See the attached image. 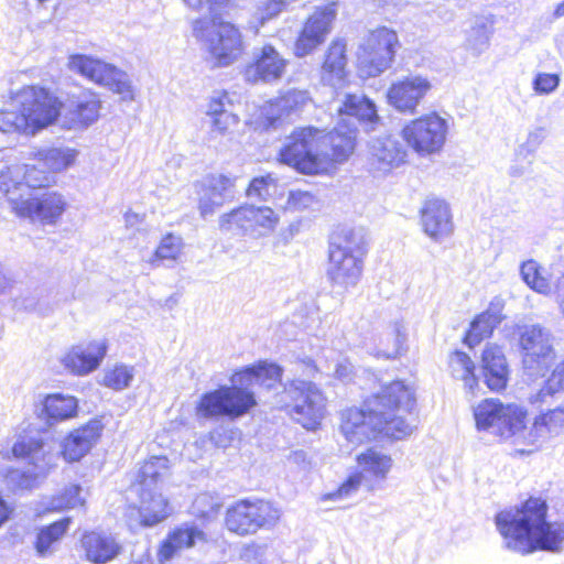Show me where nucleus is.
<instances>
[{
    "instance_id": "35",
    "label": "nucleus",
    "mask_w": 564,
    "mask_h": 564,
    "mask_svg": "<svg viewBox=\"0 0 564 564\" xmlns=\"http://www.w3.org/2000/svg\"><path fill=\"white\" fill-rule=\"evenodd\" d=\"M453 378L462 380L468 393L475 394L478 388V377L475 375V365L470 357L460 350H455L448 361Z\"/></svg>"
},
{
    "instance_id": "7",
    "label": "nucleus",
    "mask_w": 564,
    "mask_h": 564,
    "mask_svg": "<svg viewBox=\"0 0 564 564\" xmlns=\"http://www.w3.org/2000/svg\"><path fill=\"white\" fill-rule=\"evenodd\" d=\"M322 130L314 127L295 129L279 152L280 162L303 174H321L329 169L328 154L321 149Z\"/></svg>"
},
{
    "instance_id": "40",
    "label": "nucleus",
    "mask_w": 564,
    "mask_h": 564,
    "mask_svg": "<svg viewBox=\"0 0 564 564\" xmlns=\"http://www.w3.org/2000/svg\"><path fill=\"white\" fill-rule=\"evenodd\" d=\"M169 459L165 456H152L138 474L140 490L144 487L159 489L158 485L167 475Z\"/></svg>"
},
{
    "instance_id": "51",
    "label": "nucleus",
    "mask_w": 564,
    "mask_h": 564,
    "mask_svg": "<svg viewBox=\"0 0 564 564\" xmlns=\"http://www.w3.org/2000/svg\"><path fill=\"white\" fill-rule=\"evenodd\" d=\"M193 508L198 517L209 519L218 513L221 502L209 494H200L194 500Z\"/></svg>"
},
{
    "instance_id": "45",
    "label": "nucleus",
    "mask_w": 564,
    "mask_h": 564,
    "mask_svg": "<svg viewBox=\"0 0 564 564\" xmlns=\"http://www.w3.org/2000/svg\"><path fill=\"white\" fill-rule=\"evenodd\" d=\"M545 409L542 405L536 406L540 410V415L535 420V427L544 426L550 433H557L564 426V400L551 408L546 404Z\"/></svg>"
},
{
    "instance_id": "29",
    "label": "nucleus",
    "mask_w": 564,
    "mask_h": 564,
    "mask_svg": "<svg viewBox=\"0 0 564 564\" xmlns=\"http://www.w3.org/2000/svg\"><path fill=\"white\" fill-rule=\"evenodd\" d=\"M207 541L206 533L196 525L184 524L169 534L160 549L162 560L169 561L173 558L177 551L189 549L197 543Z\"/></svg>"
},
{
    "instance_id": "23",
    "label": "nucleus",
    "mask_w": 564,
    "mask_h": 564,
    "mask_svg": "<svg viewBox=\"0 0 564 564\" xmlns=\"http://www.w3.org/2000/svg\"><path fill=\"white\" fill-rule=\"evenodd\" d=\"M104 424L99 419H91L87 424L74 430L62 444L66 460L78 462L89 453L101 436Z\"/></svg>"
},
{
    "instance_id": "18",
    "label": "nucleus",
    "mask_w": 564,
    "mask_h": 564,
    "mask_svg": "<svg viewBox=\"0 0 564 564\" xmlns=\"http://www.w3.org/2000/svg\"><path fill=\"white\" fill-rule=\"evenodd\" d=\"M406 149L397 137L384 135L369 141L368 166L373 173H388L405 162Z\"/></svg>"
},
{
    "instance_id": "42",
    "label": "nucleus",
    "mask_w": 564,
    "mask_h": 564,
    "mask_svg": "<svg viewBox=\"0 0 564 564\" xmlns=\"http://www.w3.org/2000/svg\"><path fill=\"white\" fill-rule=\"evenodd\" d=\"M346 64V43L340 39L334 40L325 54L323 73L343 79Z\"/></svg>"
},
{
    "instance_id": "32",
    "label": "nucleus",
    "mask_w": 564,
    "mask_h": 564,
    "mask_svg": "<svg viewBox=\"0 0 564 564\" xmlns=\"http://www.w3.org/2000/svg\"><path fill=\"white\" fill-rule=\"evenodd\" d=\"M367 235L364 227L343 228L329 242V250H339L344 253L358 256L359 259L367 252Z\"/></svg>"
},
{
    "instance_id": "1",
    "label": "nucleus",
    "mask_w": 564,
    "mask_h": 564,
    "mask_svg": "<svg viewBox=\"0 0 564 564\" xmlns=\"http://www.w3.org/2000/svg\"><path fill=\"white\" fill-rule=\"evenodd\" d=\"M283 369L274 362L260 361L237 371L231 384L203 393L195 406L197 419H227L235 421L248 414L256 405L254 393L249 386L258 384L267 391H276V405L286 409L292 419L304 429L316 430L325 415V398L312 381L294 379L282 384Z\"/></svg>"
},
{
    "instance_id": "25",
    "label": "nucleus",
    "mask_w": 564,
    "mask_h": 564,
    "mask_svg": "<svg viewBox=\"0 0 564 564\" xmlns=\"http://www.w3.org/2000/svg\"><path fill=\"white\" fill-rule=\"evenodd\" d=\"M481 376L491 391L499 392L507 387L509 368L501 347L487 345L481 354Z\"/></svg>"
},
{
    "instance_id": "64",
    "label": "nucleus",
    "mask_w": 564,
    "mask_h": 564,
    "mask_svg": "<svg viewBox=\"0 0 564 564\" xmlns=\"http://www.w3.org/2000/svg\"><path fill=\"white\" fill-rule=\"evenodd\" d=\"M13 508L0 496V528L10 520Z\"/></svg>"
},
{
    "instance_id": "20",
    "label": "nucleus",
    "mask_w": 564,
    "mask_h": 564,
    "mask_svg": "<svg viewBox=\"0 0 564 564\" xmlns=\"http://www.w3.org/2000/svg\"><path fill=\"white\" fill-rule=\"evenodd\" d=\"M108 350L106 340H91L73 346L62 358V364L72 373L85 376L96 370Z\"/></svg>"
},
{
    "instance_id": "11",
    "label": "nucleus",
    "mask_w": 564,
    "mask_h": 564,
    "mask_svg": "<svg viewBox=\"0 0 564 564\" xmlns=\"http://www.w3.org/2000/svg\"><path fill=\"white\" fill-rule=\"evenodd\" d=\"M8 202L12 210L23 218L39 221L43 225H54L66 209V200L56 192H43L41 194L20 193L9 195Z\"/></svg>"
},
{
    "instance_id": "46",
    "label": "nucleus",
    "mask_w": 564,
    "mask_h": 564,
    "mask_svg": "<svg viewBox=\"0 0 564 564\" xmlns=\"http://www.w3.org/2000/svg\"><path fill=\"white\" fill-rule=\"evenodd\" d=\"M392 339V345L386 348H378L376 351L377 357L384 359H397L402 352L406 351V333L403 326L399 323L394 324L393 330L388 335L387 340Z\"/></svg>"
},
{
    "instance_id": "54",
    "label": "nucleus",
    "mask_w": 564,
    "mask_h": 564,
    "mask_svg": "<svg viewBox=\"0 0 564 564\" xmlns=\"http://www.w3.org/2000/svg\"><path fill=\"white\" fill-rule=\"evenodd\" d=\"M362 474L356 473L350 475L339 487L337 490L325 495V499L327 500H338L343 498H347L355 494L361 485Z\"/></svg>"
},
{
    "instance_id": "12",
    "label": "nucleus",
    "mask_w": 564,
    "mask_h": 564,
    "mask_svg": "<svg viewBox=\"0 0 564 564\" xmlns=\"http://www.w3.org/2000/svg\"><path fill=\"white\" fill-rule=\"evenodd\" d=\"M279 518V510L269 501L240 500L227 510L225 522L230 532L248 535L273 525Z\"/></svg>"
},
{
    "instance_id": "48",
    "label": "nucleus",
    "mask_w": 564,
    "mask_h": 564,
    "mask_svg": "<svg viewBox=\"0 0 564 564\" xmlns=\"http://www.w3.org/2000/svg\"><path fill=\"white\" fill-rule=\"evenodd\" d=\"M520 274L522 280L532 290L539 293H546L550 289L546 279L541 276L539 264L534 260L524 261L520 267Z\"/></svg>"
},
{
    "instance_id": "55",
    "label": "nucleus",
    "mask_w": 564,
    "mask_h": 564,
    "mask_svg": "<svg viewBox=\"0 0 564 564\" xmlns=\"http://www.w3.org/2000/svg\"><path fill=\"white\" fill-rule=\"evenodd\" d=\"M43 448V442L37 438H22L14 443L12 453L15 457L34 458Z\"/></svg>"
},
{
    "instance_id": "58",
    "label": "nucleus",
    "mask_w": 564,
    "mask_h": 564,
    "mask_svg": "<svg viewBox=\"0 0 564 564\" xmlns=\"http://www.w3.org/2000/svg\"><path fill=\"white\" fill-rule=\"evenodd\" d=\"M239 122L238 116L232 112H223L219 116L212 118V131L219 134H226L231 127L237 126Z\"/></svg>"
},
{
    "instance_id": "37",
    "label": "nucleus",
    "mask_w": 564,
    "mask_h": 564,
    "mask_svg": "<svg viewBox=\"0 0 564 564\" xmlns=\"http://www.w3.org/2000/svg\"><path fill=\"white\" fill-rule=\"evenodd\" d=\"M70 523L72 519L69 517H65L48 525L42 527L36 534L34 543L36 554L40 557H45L50 553L51 546L62 540L66 534Z\"/></svg>"
},
{
    "instance_id": "6",
    "label": "nucleus",
    "mask_w": 564,
    "mask_h": 564,
    "mask_svg": "<svg viewBox=\"0 0 564 564\" xmlns=\"http://www.w3.org/2000/svg\"><path fill=\"white\" fill-rule=\"evenodd\" d=\"M61 109L62 102L48 89L28 87L9 108L0 111V132L34 133L54 123Z\"/></svg>"
},
{
    "instance_id": "50",
    "label": "nucleus",
    "mask_w": 564,
    "mask_h": 564,
    "mask_svg": "<svg viewBox=\"0 0 564 564\" xmlns=\"http://www.w3.org/2000/svg\"><path fill=\"white\" fill-rule=\"evenodd\" d=\"M7 485L17 492L19 490H31L36 486V476L30 470L11 469L8 471Z\"/></svg>"
},
{
    "instance_id": "28",
    "label": "nucleus",
    "mask_w": 564,
    "mask_h": 564,
    "mask_svg": "<svg viewBox=\"0 0 564 564\" xmlns=\"http://www.w3.org/2000/svg\"><path fill=\"white\" fill-rule=\"evenodd\" d=\"M82 545L87 558L95 564H105L115 558L121 550L120 544L111 534L88 532L82 538Z\"/></svg>"
},
{
    "instance_id": "53",
    "label": "nucleus",
    "mask_w": 564,
    "mask_h": 564,
    "mask_svg": "<svg viewBox=\"0 0 564 564\" xmlns=\"http://www.w3.org/2000/svg\"><path fill=\"white\" fill-rule=\"evenodd\" d=\"M124 518L127 525L132 532L138 531L140 528L153 527L149 513H145L143 510L142 503L140 507L130 506L126 510Z\"/></svg>"
},
{
    "instance_id": "43",
    "label": "nucleus",
    "mask_w": 564,
    "mask_h": 564,
    "mask_svg": "<svg viewBox=\"0 0 564 564\" xmlns=\"http://www.w3.org/2000/svg\"><path fill=\"white\" fill-rule=\"evenodd\" d=\"M288 7L289 2L286 0H259L250 21L251 28L258 32L260 26L276 19L282 12L288 10Z\"/></svg>"
},
{
    "instance_id": "22",
    "label": "nucleus",
    "mask_w": 564,
    "mask_h": 564,
    "mask_svg": "<svg viewBox=\"0 0 564 564\" xmlns=\"http://www.w3.org/2000/svg\"><path fill=\"white\" fill-rule=\"evenodd\" d=\"M431 83L422 76H409L391 85L388 100L400 111L413 112L426 93Z\"/></svg>"
},
{
    "instance_id": "39",
    "label": "nucleus",
    "mask_w": 564,
    "mask_h": 564,
    "mask_svg": "<svg viewBox=\"0 0 564 564\" xmlns=\"http://www.w3.org/2000/svg\"><path fill=\"white\" fill-rule=\"evenodd\" d=\"M564 391V361L558 362L546 379L544 386L530 398L532 405H553L557 394Z\"/></svg>"
},
{
    "instance_id": "14",
    "label": "nucleus",
    "mask_w": 564,
    "mask_h": 564,
    "mask_svg": "<svg viewBox=\"0 0 564 564\" xmlns=\"http://www.w3.org/2000/svg\"><path fill=\"white\" fill-rule=\"evenodd\" d=\"M403 139L419 153L438 151L447 134V122L436 113L413 120L402 130Z\"/></svg>"
},
{
    "instance_id": "59",
    "label": "nucleus",
    "mask_w": 564,
    "mask_h": 564,
    "mask_svg": "<svg viewBox=\"0 0 564 564\" xmlns=\"http://www.w3.org/2000/svg\"><path fill=\"white\" fill-rule=\"evenodd\" d=\"M314 202L315 197L313 194L308 192L294 191L289 195L288 205L290 208L295 210H303L311 207Z\"/></svg>"
},
{
    "instance_id": "44",
    "label": "nucleus",
    "mask_w": 564,
    "mask_h": 564,
    "mask_svg": "<svg viewBox=\"0 0 564 564\" xmlns=\"http://www.w3.org/2000/svg\"><path fill=\"white\" fill-rule=\"evenodd\" d=\"M357 460L364 471L370 473L381 479L386 478L392 466L390 456L372 448L358 455Z\"/></svg>"
},
{
    "instance_id": "34",
    "label": "nucleus",
    "mask_w": 564,
    "mask_h": 564,
    "mask_svg": "<svg viewBox=\"0 0 564 564\" xmlns=\"http://www.w3.org/2000/svg\"><path fill=\"white\" fill-rule=\"evenodd\" d=\"M494 21L487 17H476L466 30L465 46L473 55L479 56L490 44V37L494 32Z\"/></svg>"
},
{
    "instance_id": "26",
    "label": "nucleus",
    "mask_w": 564,
    "mask_h": 564,
    "mask_svg": "<svg viewBox=\"0 0 564 564\" xmlns=\"http://www.w3.org/2000/svg\"><path fill=\"white\" fill-rule=\"evenodd\" d=\"M421 221L424 232L434 240L448 236L453 230L449 207L438 198H430L425 202L421 210Z\"/></svg>"
},
{
    "instance_id": "41",
    "label": "nucleus",
    "mask_w": 564,
    "mask_h": 564,
    "mask_svg": "<svg viewBox=\"0 0 564 564\" xmlns=\"http://www.w3.org/2000/svg\"><path fill=\"white\" fill-rule=\"evenodd\" d=\"M140 502L145 513H149L150 521L153 525L170 516L169 502L162 494L159 492V489L144 487L143 490H140Z\"/></svg>"
},
{
    "instance_id": "13",
    "label": "nucleus",
    "mask_w": 564,
    "mask_h": 564,
    "mask_svg": "<svg viewBox=\"0 0 564 564\" xmlns=\"http://www.w3.org/2000/svg\"><path fill=\"white\" fill-rule=\"evenodd\" d=\"M279 221L278 215L270 207L246 205L224 214L219 219V229L232 236L262 235L263 230H273Z\"/></svg>"
},
{
    "instance_id": "8",
    "label": "nucleus",
    "mask_w": 564,
    "mask_h": 564,
    "mask_svg": "<svg viewBox=\"0 0 564 564\" xmlns=\"http://www.w3.org/2000/svg\"><path fill=\"white\" fill-rule=\"evenodd\" d=\"M527 412L514 404L505 405L499 399H485L474 409L478 431L509 438L525 427Z\"/></svg>"
},
{
    "instance_id": "38",
    "label": "nucleus",
    "mask_w": 564,
    "mask_h": 564,
    "mask_svg": "<svg viewBox=\"0 0 564 564\" xmlns=\"http://www.w3.org/2000/svg\"><path fill=\"white\" fill-rule=\"evenodd\" d=\"M82 487L79 485H70L65 487L57 495L44 499L41 502L42 512H57L65 509H74L84 506L85 499L80 496Z\"/></svg>"
},
{
    "instance_id": "24",
    "label": "nucleus",
    "mask_w": 564,
    "mask_h": 564,
    "mask_svg": "<svg viewBox=\"0 0 564 564\" xmlns=\"http://www.w3.org/2000/svg\"><path fill=\"white\" fill-rule=\"evenodd\" d=\"M234 180L226 175H209L200 183L198 191V209L203 218L215 213V209L223 206L226 199L231 198L234 193Z\"/></svg>"
},
{
    "instance_id": "17",
    "label": "nucleus",
    "mask_w": 564,
    "mask_h": 564,
    "mask_svg": "<svg viewBox=\"0 0 564 564\" xmlns=\"http://www.w3.org/2000/svg\"><path fill=\"white\" fill-rule=\"evenodd\" d=\"M336 18L334 4L317 9L305 22L295 44L294 54L304 57L323 44Z\"/></svg>"
},
{
    "instance_id": "15",
    "label": "nucleus",
    "mask_w": 564,
    "mask_h": 564,
    "mask_svg": "<svg viewBox=\"0 0 564 564\" xmlns=\"http://www.w3.org/2000/svg\"><path fill=\"white\" fill-rule=\"evenodd\" d=\"M518 334L524 351V367L535 370L536 373L547 369L554 357L550 330L539 324H532L518 326Z\"/></svg>"
},
{
    "instance_id": "62",
    "label": "nucleus",
    "mask_w": 564,
    "mask_h": 564,
    "mask_svg": "<svg viewBox=\"0 0 564 564\" xmlns=\"http://www.w3.org/2000/svg\"><path fill=\"white\" fill-rule=\"evenodd\" d=\"M228 99L227 94H223L218 97H213L208 104V109L206 111V115L210 118L219 116L223 112H229L225 108V100Z\"/></svg>"
},
{
    "instance_id": "49",
    "label": "nucleus",
    "mask_w": 564,
    "mask_h": 564,
    "mask_svg": "<svg viewBox=\"0 0 564 564\" xmlns=\"http://www.w3.org/2000/svg\"><path fill=\"white\" fill-rule=\"evenodd\" d=\"M133 376L132 367L119 365L112 370L106 372L104 377V384L113 390H123L130 386Z\"/></svg>"
},
{
    "instance_id": "5",
    "label": "nucleus",
    "mask_w": 564,
    "mask_h": 564,
    "mask_svg": "<svg viewBox=\"0 0 564 564\" xmlns=\"http://www.w3.org/2000/svg\"><path fill=\"white\" fill-rule=\"evenodd\" d=\"M338 112L341 119L337 126L327 133L322 130L321 149H330V153L326 152L329 164L343 163L351 155L356 147L357 123L369 132L379 122L375 102L364 94H347Z\"/></svg>"
},
{
    "instance_id": "2",
    "label": "nucleus",
    "mask_w": 564,
    "mask_h": 564,
    "mask_svg": "<svg viewBox=\"0 0 564 564\" xmlns=\"http://www.w3.org/2000/svg\"><path fill=\"white\" fill-rule=\"evenodd\" d=\"M415 403L413 389L402 380L382 383L380 391L367 398L361 408L343 412L340 432L352 444L378 435L401 440L411 433V425L400 413H410Z\"/></svg>"
},
{
    "instance_id": "63",
    "label": "nucleus",
    "mask_w": 564,
    "mask_h": 564,
    "mask_svg": "<svg viewBox=\"0 0 564 564\" xmlns=\"http://www.w3.org/2000/svg\"><path fill=\"white\" fill-rule=\"evenodd\" d=\"M14 279L10 272L4 271L0 262V294L10 291L14 284Z\"/></svg>"
},
{
    "instance_id": "21",
    "label": "nucleus",
    "mask_w": 564,
    "mask_h": 564,
    "mask_svg": "<svg viewBox=\"0 0 564 564\" xmlns=\"http://www.w3.org/2000/svg\"><path fill=\"white\" fill-rule=\"evenodd\" d=\"M362 272V259L339 250H328L327 280L332 286L347 290L356 286Z\"/></svg>"
},
{
    "instance_id": "10",
    "label": "nucleus",
    "mask_w": 564,
    "mask_h": 564,
    "mask_svg": "<svg viewBox=\"0 0 564 564\" xmlns=\"http://www.w3.org/2000/svg\"><path fill=\"white\" fill-rule=\"evenodd\" d=\"M68 67L88 79L108 87L122 100H132L134 90L130 76L112 64L84 54H74L68 58Z\"/></svg>"
},
{
    "instance_id": "52",
    "label": "nucleus",
    "mask_w": 564,
    "mask_h": 564,
    "mask_svg": "<svg viewBox=\"0 0 564 564\" xmlns=\"http://www.w3.org/2000/svg\"><path fill=\"white\" fill-rule=\"evenodd\" d=\"M182 239L174 235H166L160 242L155 256L161 260H175L181 252Z\"/></svg>"
},
{
    "instance_id": "47",
    "label": "nucleus",
    "mask_w": 564,
    "mask_h": 564,
    "mask_svg": "<svg viewBox=\"0 0 564 564\" xmlns=\"http://www.w3.org/2000/svg\"><path fill=\"white\" fill-rule=\"evenodd\" d=\"M497 326V324H491V319L484 313L477 315L470 323V327L466 334V344L469 346L479 344L484 338L489 337Z\"/></svg>"
},
{
    "instance_id": "30",
    "label": "nucleus",
    "mask_w": 564,
    "mask_h": 564,
    "mask_svg": "<svg viewBox=\"0 0 564 564\" xmlns=\"http://www.w3.org/2000/svg\"><path fill=\"white\" fill-rule=\"evenodd\" d=\"M74 127H88L99 117L100 102L95 95L82 93L65 106Z\"/></svg>"
},
{
    "instance_id": "16",
    "label": "nucleus",
    "mask_w": 564,
    "mask_h": 564,
    "mask_svg": "<svg viewBox=\"0 0 564 564\" xmlns=\"http://www.w3.org/2000/svg\"><path fill=\"white\" fill-rule=\"evenodd\" d=\"M52 174L40 165L24 164L23 166H7L0 171V192L9 198V195H19L23 193L28 195L33 193L32 189L46 187L52 182Z\"/></svg>"
},
{
    "instance_id": "56",
    "label": "nucleus",
    "mask_w": 564,
    "mask_h": 564,
    "mask_svg": "<svg viewBox=\"0 0 564 564\" xmlns=\"http://www.w3.org/2000/svg\"><path fill=\"white\" fill-rule=\"evenodd\" d=\"M560 76L551 73H539L533 79V89L539 95H549L557 89Z\"/></svg>"
},
{
    "instance_id": "3",
    "label": "nucleus",
    "mask_w": 564,
    "mask_h": 564,
    "mask_svg": "<svg viewBox=\"0 0 564 564\" xmlns=\"http://www.w3.org/2000/svg\"><path fill=\"white\" fill-rule=\"evenodd\" d=\"M546 516L545 500L530 497L519 507L498 512L495 524L506 547L512 552L522 555L539 550L557 553L564 541V522H549Z\"/></svg>"
},
{
    "instance_id": "19",
    "label": "nucleus",
    "mask_w": 564,
    "mask_h": 564,
    "mask_svg": "<svg viewBox=\"0 0 564 564\" xmlns=\"http://www.w3.org/2000/svg\"><path fill=\"white\" fill-rule=\"evenodd\" d=\"M286 66L280 53L270 44L253 52V62L245 69V78L249 83H272L282 77Z\"/></svg>"
},
{
    "instance_id": "4",
    "label": "nucleus",
    "mask_w": 564,
    "mask_h": 564,
    "mask_svg": "<svg viewBox=\"0 0 564 564\" xmlns=\"http://www.w3.org/2000/svg\"><path fill=\"white\" fill-rule=\"evenodd\" d=\"M195 10L207 7L209 15L193 21V35L205 43L214 65L227 67L242 55L245 43L239 29L230 22L221 20L216 7L226 4L229 0H184Z\"/></svg>"
},
{
    "instance_id": "31",
    "label": "nucleus",
    "mask_w": 564,
    "mask_h": 564,
    "mask_svg": "<svg viewBox=\"0 0 564 564\" xmlns=\"http://www.w3.org/2000/svg\"><path fill=\"white\" fill-rule=\"evenodd\" d=\"M304 100L305 94L299 90L289 91L279 98L267 110V128L276 129L284 121L291 119L292 115L297 113Z\"/></svg>"
},
{
    "instance_id": "33",
    "label": "nucleus",
    "mask_w": 564,
    "mask_h": 564,
    "mask_svg": "<svg viewBox=\"0 0 564 564\" xmlns=\"http://www.w3.org/2000/svg\"><path fill=\"white\" fill-rule=\"evenodd\" d=\"M77 410V399L61 393L47 395L42 404V412L50 424L74 417Z\"/></svg>"
},
{
    "instance_id": "27",
    "label": "nucleus",
    "mask_w": 564,
    "mask_h": 564,
    "mask_svg": "<svg viewBox=\"0 0 564 564\" xmlns=\"http://www.w3.org/2000/svg\"><path fill=\"white\" fill-rule=\"evenodd\" d=\"M57 294L46 285L28 288L19 296L13 299V308L28 313H35L39 316H47L54 312L59 303Z\"/></svg>"
},
{
    "instance_id": "36",
    "label": "nucleus",
    "mask_w": 564,
    "mask_h": 564,
    "mask_svg": "<svg viewBox=\"0 0 564 564\" xmlns=\"http://www.w3.org/2000/svg\"><path fill=\"white\" fill-rule=\"evenodd\" d=\"M77 151L68 148H48L35 153V162L50 173L61 172L69 167L76 160Z\"/></svg>"
},
{
    "instance_id": "57",
    "label": "nucleus",
    "mask_w": 564,
    "mask_h": 564,
    "mask_svg": "<svg viewBox=\"0 0 564 564\" xmlns=\"http://www.w3.org/2000/svg\"><path fill=\"white\" fill-rule=\"evenodd\" d=\"M274 184L275 178L271 174L254 177L248 186L247 195L265 199L270 195L269 187Z\"/></svg>"
},
{
    "instance_id": "9",
    "label": "nucleus",
    "mask_w": 564,
    "mask_h": 564,
    "mask_svg": "<svg viewBox=\"0 0 564 564\" xmlns=\"http://www.w3.org/2000/svg\"><path fill=\"white\" fill-rule=\"evenodd\" d=\"M398 35L388 28L371 31L359 45L357 54L361 75L376 77L387 70L393 62Z\"/></svg>"
},
{
    "instance_id": "60",
    "label": "nucleus",
    "mask_w": 564,
    "mask_h": 564,
    "mask_svg": "<svg viewBox=\"0 0 564 564\" xmlns=\"http://www.w3.org/2000/svg\"><path fill=\"white\" fill-rule=\"evenodd\" d=\"M505 305V300L500 295H497L490 301L488 308L482 313L491 319V324L499 325L506 318L502 314Z\"/></svg>"
},
{
    "instance_id": "61",
    "label": "nucleus",
    "mask_w": 564,
    "mask_h": 564,
    "mask_svg": "<svg viewBox=\"0 0 564 564\" xmlns=\"http://www.w3.org/2000/svg\"><path fill=\"white\" fill-rule=\"evenodd\" d=\"M334 375L338 380H340L344 383L351 382L355 377V370H354L352 364L350 361H348L347 359H344V360L337 362L336 367H335Z\"/></svg>"
}]
</instances>
